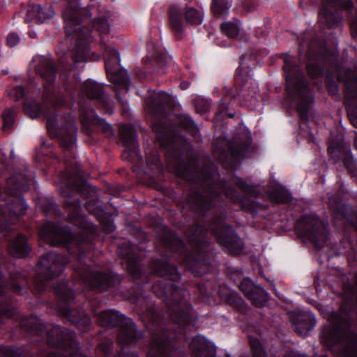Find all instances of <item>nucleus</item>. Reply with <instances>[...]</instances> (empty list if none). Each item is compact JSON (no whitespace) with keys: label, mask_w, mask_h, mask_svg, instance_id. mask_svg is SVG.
<instances>
[{"label":"nucleus","mask_w":357,"mask_h":357,"mask_svg":"<svg viewBox=\"0 0 357 357\" xmlns=\"http://www.w3.org/2000/svg\"><path fill=\"white\" fill-rule=\"evenodd\" d=\"M120 136L122 142L126 148L123 153L124 160H132L135 158L142 159L139 153L137 135L133 126L130 124H123L120 127Z\"/></svg>","instance_id":"4468645a"},{"label":"nucleus","mask_w":357,"mask_h":357,"mask_svg":"<svg viewBox=\"0 0 357 357\" xmlns=\"http://www.w3.org/2000/svg\"><path fill=\"white\" fill-rule=\"evenodd\" d=\"M236 84H239V85H243L244 84V85H246V83H244L243 78L241 79V84H238V83H236Z\"/></svg>","instance_id":"de8ad7c7"},{"label":"nucleus","mask_w":357,"mask_h":357,"mask_svg":"<svg viewBox=\"0 0 357 357\" xmlns=\"http://www.w3.org/2000/svg\"><path fill=\"white\" fill-rule=\"evenodd\" d=\"M45 212L47 215H57L59 212V206L53 201H50L45 206Z\"/></svg>","instance_id":"f704fd0d"},{"label":"nucleus","mask_w":357,"mask_h":357,"mask_svg":"<svg viewBox=\"0 0 357 357\" xmlns=\"http://www.w3.org/2000/svg\"><path fill=\"white\" fill-rule=\"evenodd\" d=\"M240 303L241 305H242L244 304V303H243V302L242 301H240V303Z\"/></svg>","instance_id":"09e8293b"},{"label":"nucleus","mask_w":357,"mask_h":357,"mask_svg":"<svg viewBox=\"0 0 357 357\" xmlns=\"http://www.w3.org/2000/svg\"><path fill=\"white\" fill-rule=\"evenodd\" d=\"M86 210L92 215H93L102 225V229L106 233H110L114 231L116 227L114 221L111 220L107 214L102 208L100 203L98 201L90 200L85 204Z\"/></svg>","instance_id":"412c9836"},{"label":"nucleus","mask_w":357,"mask_h":357,"mask_svg":"<svg viewBox=\"0 0 357 357\" xmlns=\"http://www.w3.org/2000/svg\"><path fill=\"white\" fill-rule=\"evenodd\" d=\"M92 26L101 35L107 34L110 31V24L108 19L105 15L98 17L93 21Z\"/></svg>","instance_id":"c85d7f7f"},{"label":"nucleus","mask_w":357,"mask_h":357,"mask_svg":"<svg viewBox=\"0 0 357 357\" xmlns=\"http://www.w3.org/2000/svg\"><path fill=\"white\" fill-rule=\"evenodd\" d=\"M354 146L357 149V133L356 134L355 138H354Z\"/></svg>","instance_id":"a18cd8bd"},{"label":"nucleus","mask_w":357,"mask_h":357,"mask_svg":"<svg viewBox=\"0 0 357 357\" xmlns=\"http://www.w3.org/2000/svg\"><path fill=\"white\" fill-rule=\"evenodd\" d=\"M300 236L320 248L329 238V231L324 222L315 215H303L295 223Z\"/></svg>","instance_id":"f8f14e48"},{"label":"nucleus","mask_w":357,"mask_h":357,"mask_svg":"<svg viewBox=\"0 0 357 357\" xmlns=\"http://www.w3.org/2000/svg\"><path fill=\"white\" fill-rule=\"evenodd\" d=\"M105 67L109 80L114 84L116 91V96L121 99L120 94L128 91L130 79L125 69L121 68L120 54L119 52L112 47L105 50Z\"/></svg>","instance_id":"ddd939ff"},{"label":"nucleus","mask_w":357,"mask_h":357,"mask_svg":"<svg viewBox=\"0 0 357 357\" xmlns=\"http://www.w3.org/2000/svg\"><path fill=\"white\" fill-rule=\"evenodd\" d=\"M156 61L162 67L167 63V58L165 56H157Z\"/></svg>","instance_id":"ea45409f"},{"label":"nucleus","mask_w":357,"mask_h":357,"mask_svg":"<svg viewBox=\"0 0 357 357\" xmlns=\"http://www.w3.org/2000/svg\"><path fill=\"white\" fill-rule=\"evenodd\" d=\"M267 297L268 294L265 290L263 288L257 286L248 299L252 301L253 304L255 305L260 307L264 306L267 303Z\"/></svg>","instance_id":"cd10ccee"},{"label":"nucleus","mask_w":357,"mask_h":357,"mask_svg":"<svg viewBox=\"0 0 357 357\" xmlns=\"http://www.w3.org/2000/svg\"><path fill=\"white\" fill-rule=\"evenodd\" d=\"M328 205L331 211L335 213L336 218H342L357 229V214L354 213L350 205L342 202L340 195H333L330 197Z\"/></svg>","instance_id":"dca6fc26"},{"label":"nucleus","mask_w":357,"mask_h":357,"mask_svg":"<svg viewBox=\"0 0 357 357\" xmlns=\"http://www.w3.org/2000/svg\"><path fill=\"white\" fill-rule=\"evenodd\" d=\"M156 140L161 148L172 155L176 174L188 183L187 206L198 218L185 231L192 252L188 251L182 239L166 226L160 227L157 232L158 248L178 255L181 263L194 275L202 276L212 271L209 234L229 255H239L244 247L234 228L225 222V198L239 204L243 210L253 215L267 206L241 196L236 187L250 197H258L259 193L255 186L240 178L235 176L228 182L220 179L218 167L210 160L199 169L197 160L192 158V145L175 130L165 128L156 130Z\"/></svg>","instance_id":"f257e3e1"},{"label":"nucleus","mask_w":357,"mask_h":357,"mask_svg":"<svg viewBox=\"0 0 357 357\" xmlns=\"http://www.w3.org/2000/svg\"><path fill=\"white\" fill-rule=\"evenodd\" d=\"M232 5V0H213L211 9L218 16H224L228 14Z\"/></svg>","instance_id":"bb28decb"},{"label":"nucleus","mask_w":357,"mask_h":357,"mask_svg":"<svg viewBox=\"0 0 357 357\" xmlns=\"http://www.w3.org/2000/svg\"><path fill=\"white\" fill-rule=\"evenodd\" d=\"M249 342L253 357H267V354L262 348L259 340L257 338L250 337Z\"/></svg>","instance_id":"7c9ffc66"},{"label":"nucleus","mask_w":357,"mask_h":357,"mask_svg":"<svg viewBox=\"0 0 357 357\" xmlns=\"http://www.w3.org/2000/svg\"><path fill=\"white\" fill-rule=\"evenodd\" d=\"M66 55L59 59V63L63 68L59 71L57 66L50 54L35 55L31 60V68L43 80V91L42 98L43 103L40 105L36 100L24 99L23 109L26 115L31 119L38 117L40 114L46 119L47 130L51 137H57L60 143L65 147L70 146L75 142L76 128L71 116L68 115L67 127L56 128V116L58 115L57 105L63 91V84L59 82L61 73H67L70 75V66H63Z\"/></svg>","instance_id":"7ed1b4c3"},{"label":"nucleus","mask_w":357,"mask_h":357,"mask_svg":"<svg viewBox=\"0 0 357 357\" xmlns=\"http://www.w3.org/2000/svg\"><path fill=\"white\" fill-rule=\"evenodd\" d=\"M146 164L153 171L159 172L162 169L160 160L156 152L152 155H146Z\"/></svg>","instance_id":"2f4dec72"},{"label":"nucleus","mask_w":357,"mask_h":357,"mask_svg":"<svg viewBox=\"0 0 357 357\" xmlns=\"http://www.w3.org/2000/svg\"><path fill=\"white\" fill-rule=\"evenodd\" d=\"M97 322L105 327H119L117 340L121 345L137 344L144 338L143 332L137 330L134 321L119 311L107 310L97 313Z\"/></svg>","instance_id":"1a4fd4ad"},{"label":"nucleus","mask_w":357,"mask_h":357,"mask_svg":"<svg viewBox=\"0 0 357 357\" xmlns=\"http://www.w3.org/2000/svg\"><path fill=\"white\" fill-rule=\"evenodd\" d=\"M283 70L285 77V103L296 109L301 124L308 121V112L314 102V95L298 63L297 59L288 54L283 56Z\"/></svg>","instance_id":"0eeeda50"},{"label":"nucleus","mask_w":357,"mask_h":357,"mask_svg":"<svg viewBox=\"0 0 357 357\" xmlns=\"http://www.w3.org/2000/svg\"><path fill=\"white\" fill-rule=\"evenodd\" d=\"M42 145H43V146H45V142H43L42 143Z\"/></svg>","instance_id":"3c124183"},{"label":"nucleus","mask_w":357,"mask_h":357,"mask_svg":"<svg viewBox=\"0 0 357 357\" xmlns=\"http://www.w3.org/2000/svg\"><path fill=\"white\" fill-rule=\"evenodd\" d=\"M31 248L28 243L26 236L22 234L17 236L8 244V251L14 257L24 258L29 254Z\"/></svg>","instance_id":"4be33fe9"},{"label":"nucleus","mask_w":357,"mask_h":357,"mask_svg":"<svg viewBox=\"0 0 357 357\" xmlns=\"http://www.w3.org/2000/svg\"><path fill=\"white\" fill-rule=\"evenodd\" d=\"M0 161L3 164L6 161V154L3 153L2 149H0Z\"/></svg>","instance_id":"79ce46f5"},{"label":"nucleus","mask_w":357,"mask_h":357,"mask_svg":"<svg viewBox=\"0 0 357 357\" xmlns=\"http://www.w3.org/2000/svg\"><path fill=\"white\" fill-rule=\"evenodd\" d=\"M169 24L176 38L181 40L187 24L199 25L204 20V13L195 7L184 5H171L168 10Z\"/></svg>","instance_id":"9b49d317"},{"label":"nucleus","mask_w":357,"mask_h":357,"mask_svg":"<svg viewBox=\"0 0 357 357\" xmlns=\"http://www.w3.org/2000/svg\"><path fill=\"white\" fill-rule=\"evenodd\" d=\"M181 86L182 89H186L188 87V84L187 82H183L181 83Z\"/></svg>","instance_id":"c03bdc74"},{"label":"nucleus","mask_w":357,"mask_h":357,"mask_svg":"<svg viewBox=\"0 0 357 357\" xmlns=\"http://www.w3.org/2000/svg\"><path fill=\"white\" fill-rule=\"evenodd\" d=\"M351 177L357 181V167L349 171Z\"/></svg>","instance_id":"a19ab883"},{"label":"nucleus","mask_w":357,"mask_h":357,"mask_svg":"<svg viewBox=\"0 0 357 357\" xmlns=\"http://www.w3.org/2000/svg\"><path fill=\"white\" fill-rule=\"evenodd\" d=\"M8 95L16 100L23 99L26 95V90L22 85H16L8 90Z\"/></svg>","instance_id":"473e14b6"},{"label":"nucleus","mask_w":357,"mask_h":357,"mask_svg":"<svg viewBox=\"0 0 357 357\" xmlns=\"http://www.w3.org/2000/svg\"><path fill=\"white\" fill-rule=\"evenodd\" d=\"M353 3L351 0H324L319 11V24H326L328 28L342 26V10L347 11L350 18V26L355 37H357V11L353 13Z\"/></svg>","instance_id":"9d476101"},{"label":"nucleus","mask_w":357,"mask_h":357,"mask_svg":"<svg viewBox=\"0 0 357 357\" xmlns=\"http://www.w3.org/2000/svg\"><path fill=\"white\" fill-rule=\"evenodd\" d=\"M322 31H323V32H324V33H326V31H325V28H324V27L323 28Z\"/></svg>","instance_id":"8fccbe9b"},{"label":"nucleus","mask_w":357,"mask_h":357,"mask_svg":"<svg viewBox=\"0 0 357 357\" xmlns=\"http://www.w3.org/2000/svg\"><path fill=\"white\" fill-rule=\"evenodd\" d=\"M243 4L245 9H246L248 12L253 11L258 6L255 0H244L243 1Z\"/></svg>","instance_id":"58836bf2"},{"label":"nucleus","mask_w":357,"mask_h":357,"mask_svg":"<svg viewBox=\"0 0 357 357\" xmlns=\"http://www.w3.org/2000/svg\"><path fill=\"white\" fill-rule=\"evenodd\" d=\"M343 162L349 171L357 167V161L352 155L346 156L344 158Z\"/></svg>","instance_id":"e433bc0d"},{"label":"nucleus","mask_w":357,"mask_h":357,"mask_svg":"<svg viewBox=\"0 0 357 357\" xmlns=\"http://www.w3.org/2000/svg\"><path fill=\"white\" fill-rule=\"evenodd\" d=\"M66 6L63 12L64 28L68 37L75 40V45L70 52L71 60L75 63L84 62L91 56L89 42L91 35L92 13L82 8L79 0H65Z\"/></svg>","instance_id":"423d86ee"},{"label":"nucleus","mask_w":357,"mask_h":357,"mask_svg":"<svg viewBox=\"0 0 357 357\" xmlns=\"http://www.w3.org/2000/svg\"><path fill=\"white\" fill-rule=\"evenodd\" d=\"M16 116V110L14 107L8 108L5 109V111L2 114V117L3 120V129L4 131L9 130L14 121Z\"/></svg>","instance_id":"c756f323"},{"label":"nucleus","mask_w":357,"mask_h":357,"mask_svg":"<svg viewBox=\"0 0 357 357\" xmlns=\"http://www.w3.org/2000/svg\"><path fill=\"white\" fill-rule=\"evenodd\" d=\"M251 138L249 137L247 139V142H244L241 144L235 146L234 145H231L229 147V155H230V160L236 161L241 158H244V151L248 150L250 144H251Z\"/></svg>","instance_id":"a878e982"},{"label":"nucleus","mask_w":357,"mask_h":357,"mask_svg":"<svg viewBox=\"0 0 357 357\" xmlns=\"http://www.w3.org/2000/svg\"><path fill=\"white\" fill-rule=\"evenodd\" d=\"M20 41V38L18 34L15 33H10L6 38L7 45L10 47L16 46Z\"/></svg>","instance_id":"c9c22d12"},{"label":"nucleus","mask_w":357,"mask_h":357,"mask_svg":"<svg viewBox=\"0 0 357 357\" xmlns=\"http://www.w3.org/2000/svg\"><path fill=\"white\" fill-rule=\"evenodd\" d=\"M188 348L195 357H215L216 354L215 345L200 335L192 337Z\"/></svg>","instance_id":"6ab92c4d"},{"label":"nucleus","mask_w":357,"mask_h":357,"mask_svg":"<svg viewBox=\"0 0 357 357\" xmlns=\"http://www.w3.org/2000/svg\"><path fill=\"white\" fill-rule=\"evenodd\" d=\"M178 121L181 127L197 141L200 139L199 129L189 115L181 114L178 117Z\"/></svg>","instance_id":"b1692460"},{"label":"nucleus","mask_w":357,"mask_h":357,"mask_svg":"<svg viewBox=\"0 0 357 357\" xmlns=\"http://www.w3.org/2000/svg\"><path fill=\"white\" fill-rule=\"evenodd\" d=\"M54 15V10L51 5H32L27 10L25 21L28 23H48Z\"/></svg>","instance_id":"a211bd4d"},{"label":"nucleus","mask_w":357,"mask_h":357,"mask_svg":"<svg viewBox=\"0 0 357 357\" xmlns=\"http://www.w3.org/2000/svg\"><path fill=\"white\" fill-rule=\"evenodd\" d=\"M146 73H150V71H148L147 70H145Z\"/></svg>","instance_id":"603ef678"},{"label":"nucleus","mask_w":357,"mask_h":357,"mask_svg":"<svg viewBox=\"0 0 357 357\" xmlns=\"http://www.w3.org/2000/svg\"><path fill=\"white\" fill-rule=\"evenodd\" d=\"M144 98V102L149 112L155 115H162L165 112V105L170 100L169 94L163 91H149Z\"/></svg>","instance_id":"aec40b11"},{"label":"nucleus","mask_w":357,"mask_h":357,"mask_svg":"<svg viewBox=\"0 0 357 357\" xmlns=\"http://www.w3.org/2000/svg\"><path fill=\"white\" fill-rule=\"evenodd\" d=\"M258 89L257 87H252L250 92L246 93L245 91L242 94L231 95L230 93H227L225 98L221 99L220 102V112L222 114H227L229 117L234 118L235 116L234 113L228 112L229 105L227 102L226 99L229 98L231 100H236L238 99L241 104L245 106H256V103L258 101Z\"/></svg>","instance_id":"f3484780"},{"label":"nucleus","mask_w":357,"mask_h":357,"mask_svg":"<svg viewBox=\"0 0 357 357\" xmlns=\"http://www.w3.org/2000/svg\"><path fill=\"white\" fill-rule=\"evenodd\" d=\"M29 176L19 174L7 179L6 192L0 193V232L13 230L17 221L23 216L29 208L22 196V192L29 189Z\"/></svg>","instance_id":"6e6552de"},{"label":"nucleus","mask_w":357,"mask_h":357,"mask_svg":"<svg viewBox=\"0 0 357 357\" xmlns=\"http://www.w3.org/2000/svg\"><path fill=\"white\" fill-rule=\"evenodd\" d=\"M306 50L307 63L306 70L312 79L326 76L328 93L333 97L340 98L339 89L333 79L337 77L345 86V105L350 121L357 126V78L351 69L342 70L335 52L328 50L324 40L317 38H303L298 51L301 55Z\"/></svg>","instance_id":"39448f33"},{"label":"nucleus","mask_w":357,"mask_h":357,"mask_svg":"<svg viewBox=\"0 0 357 357\" xmlns=\"http://www.w3.org/2000/svg\"><path fill=\"white\" fill-rule=\"evenodd\" d=\"M59 82L63 84V91L57 105L56 113L58 115L56 116V122L58 124L56 128L65 129L67 127L68 115L72 116L74 125L77 128L73 116L70 114L61 115V109L70 108L77 102L80 112V119L83 128L88 135L92 131L93 126H97L103 133L114 135L112 125L106 122L105 119L98 117L89 102V100L94 99L96 100L98 108L103 113L108 114L113 113V101L105 94L102 84L89 79L80 85L79 77L70 78L66 72L61 73ZM77 130V128H76ZM76 133L77 132L75 135V142L70 146L65 147L61 144L66 150L71 149L75 144Z\"/></svg>","instance_id":"20e7f679"},{"label":"nucleus","mask_w":357,"mask_h":357,"mask_svg":"<svg viewBox=\"0 0 357 357\" xmlns=\"http://www.w3.org/2000/svg\"><path fill=\"white\" fill-rule=\"evenodd\" d=\"M30 85L31 86L32 93H34V88L35 86H38V84L35 83L34 79L30 78L29 79Z\"/></svg>","instance_id":"37998d69"},{"label":"nucleus","mask_w":357,"mask_h":357,"mask_svg":"<svg viewBox=\"0 0 357 357\" xmlns=\"http://www.w3.org/2000/svg\"><path fill=\"white\" fill-rule=\"evenodd\" d=\"M268 196L271 202L276 204L288 203L292 199L291 193L281 186L272 188L268 191Z\"/></svg>","instance_id":"5701e85b"},{"label":"nucleus","mask_w":357,"mask_h":357,"mask_svg":"<svg viewBox=\"0 0 357 357\" xmlns=\"http://www.w3.org/2000/svg\"><path fill=\"white\" fill-rule=\"evenodd\" d=\"M244 59H245V55H243L240 58V66L236 69V75H235V82L238 84H241V79H242V74H241V70L243 66H244Z\"/></svg>","instance_id":"4c0bfd02"},{"label":"nucleus","mask_w":357,"mask_h":357,"mask_svg":"<svg viewBox=\"0 0 357 357\" xmlns=\"http://www.w3.org/2000/svg\"><path fill=\"white\" fill-rule=\"evenodd\" d=\"M202 294L206 296H210V294H208V293H206V292H202Z\"/></svg>","instance_id":"49530a36"},{"label":"nucleus","mask_w":357,"mask_h":357,"mask_svg":"<svg viewBox=\"0 0 357 357\" xmlns=\"http://www.w3.org/2000/svg\"><path fill=\"white\" fill-rule=\"evenodd\" d=\"M256 287L257 286H255L250 280L247 278L243 280L239 286L240 289L244 293L248 298L252 294Z\"/></svg>","instance_id":"72a5a7b5"},{"label":"nucleus","mask_w":357,"mask_h":357,"mask_svg":"<svg viewBox=\"0 0 357 357\" xmlns=\"http://www.w3.org/2000/svg\"><path fill=\"white\" fill-rule=\"evenodd\" d=\"M294 331L301 336H307L317 324L314 314L310 311H294L291 314Z\"/></svg>","instance_id":"2eb2a0df"},{"label":"nucleus","mask_w":357,"mask_h":357,"mask_svg":"<svg viewBox=\"0 0 357 357\" xmlns=\"http://www.w3.org/2000/svg\"><path fill=\"white\" fill-rule=\"evenodd\" d=\"M222 32L232 39H237L241 33V23L236 22H225L221 24Z\"/></svg>","instance_id":"393cba45"},{"label":"nucleus","mask_w":357,"mask_h":357,"mask_svg":"<svg viewBox=\"0 0 357 357\" xmlns=\"http://www.w3.org/2000/svg\"><path fill=\"white\" fill-rule=\"evenodd\" d=\"M61 195L68 197L65 209L69 222L81 229L75 235L68 226L59 227L54 222H46L39 231L41 239L51 245L65 247L70 255L78 257V264L75 267L74 281H62L54 287V292L58 300L59 313L78 328L86 331L91 325V319L83 310L74 307L75 291L91 289L105 291L116 287L121 282L120 276L113 272H102L93 270L83 264L82 259L95 248L99 241L98 228L80 213L81 201L71 197L74 193L84 197L91 196L96 188L86 181H62Z\"/></svg>","instance_id":"f03ea898"}]
</instances>
